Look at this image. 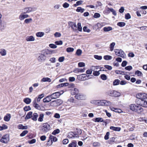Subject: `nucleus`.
I'll return each instance as SVG.
<instances>
[{"label":"nucleus","instance_id":"680f3d73","mask_svg":"<svg viewBox=\"0 0 147 147\" xmlns=\"http://www.w3.org/2000/svg\"><path fill=\"white\" fill-rule=\"evenodd\" d=\"M74 49L73 48L68 47L66 49V51L68 52H72L74 51Z\"/></svg>","mask_w":147,"mask_h":147},{"label":"nucleus","instance_id":"13d9d810","mask_svg":"<svg viewBox=\"0 0 147 147\" xmlns=\"http://www.w3.org/2000/svg\"><path fill=\"white\" fill-rule=\"evenodd\" d=\"M110 134V133L109 132H107L106 135L105 136L104 139L105 140H107L109 139V136Z\"/></svg>","mask_w":147,"mask_h":147},{"label":"nucleus","instance_id":"2eb2a0df","mask_svg":"<svg viewBox=\"0 0 147 147\" xmlns=\"http://www.w3.org/2000/svg\"><path fill=\"white\" fill-rule=\"evenodd\" d=\"M33 107L36 109L39 110H41L40 106L38 105L36 102V99H35L32 102Z\"/></svg>","mask_w":147,"mask_h":147},{"label":"nucleus","instance_id":"c03bdc74","mask_svg":"<svg viewBox=\"0 0 147 147\" xmlns=\"http://www.w3.org/2000/svg\"><path fill=\"white\" fill-rule=\"evenodd\" d=\"M115 45V43L114 42H112L110 44V48L111 51H112L113 50Z\"/></svg>","mask_w":147,"mask_h":147},{"label":"nucleus","instance_id":"7c9ffc66","mask_svg":"<svg viewBox=\"0 0 147 147\" xmlns=\"http://www.w3.org/2000/svg\"><path fill=\"white\" fill-rule=\"evenodd\" d=\"M51 80L50 78H43L41 80V82H51Z\"/></svg>","mask_w":147,"mask_h":147},{"label":"nucleus","instance_id":"774afa93","mask_svg":"<svg viewBox=\"0 0 147 147\" xmlns=\"http://www.w3.org/2000/svg\"><path fill=\"white\" fill-rule=\"evenodd\" d=\"M127 62L126 61H123L121 64V65L123 67H124L126 66L127 64Z\"/></svg>","mask_w":147,"mask_h":147},{"label":"nucleus","instance_id":"a19ab883","mask_svg":"<svg viewBox=\"0 0 147 147\" xmlns=\"http://www.w3.org/2000/svg\"><path fill=\"white\" fill-rule=\"evenodd\" d=\"M60 132V130L58 129H57L53 131L52 134L54 135H55L56 134L59 133Z\"/></svg>","mask_w":147,"mask_h":147},{"label":"nucleus","instance_id":"bf43d9fd","mask_svg":"<svg viewBox=\"0 0 147 147\" xmlns=\"http://www.w3.org/2000/svg\"><path fill=\"white\" fill-rule=\"evenodd\" d=\"M100 16V14L97 13H96L93 16V17L94 18H99Z\"/></svg>","mask_w":147,"mask_h":147},{"label":"nucleus","instance_id":"f257e3e1","mask_svg":"<svg viewBox=\"0 0 147 147\" xmlns=\"http://www.w3.org/2000/svg\"><path fill=\"white\" fill-rule=\"evenodd\" d=\"M137 98L135 100L136 104L129 105L130 109L138 114H141L144 111L142 107L147 108V94L144 93H140L136 95Z\"/></svg>","mask_w":147,"mask_h":147},{"label":"nucleus","instance_id":"f03ea898","mask_svg":"<svg viewBox=\"0 0 147 147\" xmlns=\"http://www.w3.org/2000/svg\"><path fill=\"white\" fill-rule=\"evenodd\" d=\"M50 125L49 124L47 123H44L43 124L41 127V131L44 133H46L50 130Z\"/></svg>","mask_w":147,"mask_h":147},{"label":"nucleus","instance_id":"473e14b6","mask_svg":"<svg viewBox=\"0 0 147 147\" xmlns=\"http://www.w3.org/2000/svg\"><path fill=\"white\" fill-rule=\"evenodd\" d=\"M120 81L119 79L115 80L113 82V86H116L119 84Z\"/></svg>","mask_w":147,"mask_h":147},{"label":"nucleus","instance_id":"aec40b11","mask_svg":"<svg viewBox=\"0 0 147 147\" xmlns=\"http://www.w3.org/2000/svg\"><path fill=\"white\" fill-rule=\"evenodd\" d=\"M11 117V115L10 114L7 113L6 115H5L4 117V120L6 121H9Z\"/></svg>","mask_w":147,"mask_h":147},{"label":"nucleus","instance_id":"c756f323","mask_svg":"<svg viewBox=\"0 0 147 147\" xmlns=\"http://www.w3.org/2000/svg\"><path fill=\"white\" fill-rule=\"evenodd\" d=\"M38 116V114L37 113H34L32 115V119L34 121H36L37 120Z\"/></svg>","mask_w":147,"mask_h":147},{"label":"nucleus","instance_id":"7ed1b4c3","mask_svg":"<svg viewBox=\"0 0 147 147\" xmlns=\"http://www.w3.org/2000/svg\"><path fill=\"white\" fill-rule=\"evenodd\" d=\"M9 135L7 134L3 135L1 139H0V142L2 143L7 144L9 141Z\"/></svg>","mask_w":147,"mask_h":147},{"label":"nucleus","instance_id":"ea45409f","mask_svg":"<svg viewBox=\"0 0 147 147\" xmlns=\"http://www.w3.org/2000/svg\"><path fill=\"white\" fill-rule=\"evenodd\" d=\"M104 59L106 60H108L112 59V57L111 56L109 55H105L104 56Z\"/></svg>","mask_w":147,"mask_h":147},{"label":"nucleus","instance_id":"338daca9","mask_svg":"<svg viewBox=\"0 0 147 147\" xmlns=\"http://www.w3.org/2000/svg\"><path fill=\"white\" fill-rule=\"evenodd\" d=\"M104 67L108 70H110L112 69V67L108 65H105Z\"/></svg>","mask_w":147,"mask_h":147},{"label":"nucleus","instance_id":"bb28decb","mask_svg":"<svg viewBox=\"0 0 147 147\" xmlns=\"http://www.w3.org/2000/svg\"><path fill=\"white\" fill-rule=\"evenodd\" d=\"M18 128L19 129H26L28 128V126H24L22 124H19L18 125Z\"/></svg>","mask_w":147,"mask_h":147},{"label":"nucleus","instance_id":"5fc2aeb1","mask_svg":"<svg viewBox=\"0 0 147 147\" xmlns=\"http://www.w3.org/2000/svg\"><path fill=\"white\" fill-rule=\"evenodd\" d=\"M94 58L98 60H101L102 58V57L101 56H98L97 55H95L94 56Z\"/></svg>","mask_w":147,"mask_h":147},{"label":"nucleus","instance_id":"58836bf2","mask_svg":"<svg viewBox=\"0 0 147 147\" xmlns=\"http://www.w3.org/2000/svg\"><path fill=\"white\" fill-rule=\"evenodd\" d=\"M83 1L82 0L76 2V4H74V6L76 7L78 5H81L82 4Z\"/></svg>","mask_w":147,"mask_h":147},{"label":"nucleus","instance_id":"37998d69","mask_svg":"<svg viewBox=\"0 0 147 147\" xmlns=\"http://www.w3.org/2000/svg\"><path fill=\"white\" fill-rule=\"evenodd\" d=\"M117 25L120 27L124 26L125 25V23L124 22H119L117 23Z\"/></svg>","mask_w":147,"mask_h":147},{"label":"nucleus","instance_id":"864d4df0","mask_svg":"<svg viewBox=\"0 0 147 147\" xmlns=\"http://www.w3.org/2000/svg\"><path fill=\"white\" fill-rule=\"evenodd\" d=\"M82 53V51L81 49H78L76 52V54L78 56H80Z\"/></svg>","mask_w":147,"mask_h":147},{"label":"nucleus","instance_id":"8fccbe9b","mask_svg":"<svg viewBox=\"0 0 147 147\" xmlns=\"http://www.w3.org/2000/svg\"><path fill=\"white\" fill-rule=\"evenodd\" d=\"M135 74L138 76H141V75L142 74V72L138 70H137L135 72Z\"/></svg>","mask_w":147,"mask_h":147},{"label":"nucleus","instance_id":"f8f14e48","mask_svg":"<svg viewBox=\"0 0 147 147\" xmlns=\"http://www.w3.org/2000/svg\"><path fill=\"white\" fill-rule=\"evenodd\" d=\"M63 101L60 99H58L53 101L51 102V104H53L56 105H59L62 104Z\"/></svg>","mask_w":147,"mask_h":147},{"label":"nucleus","instance_id":"de8ad7c7","mask_svg":"<svg viewBox=\"0 0 147 147\" xmlns=\"http://www.w3.org/2000/svg\"><path fill=\"white\" fill-rule=\"evenodd\" d=\"M28 133V131L27 130H24L20 134V136L21 137H23L25 136L26 134Z\"/></svg>","mask_w":147,"mask_h":147},{"label":"nucleus","instance_id":"0eeeda50","mask_svg":"<svg viewBox=\"0 0 147 147\" xmlns=\"http://www.w3.org/2000/svg\"><path fill=\"white\" fill-rule=\"evenodd\" d=\"M103 24V23H98L93 26V28L96 30H99L104 26Z\"/></svg>","mask_w":147,"mask_h":147},{"label":"nucleus","instance_id":"4c0bfd02","mask_svg":"<svg viewBox=\"0 0 147 147\" xmlns=\"http://www.w3.org/2000/svg\"><path fill=\"white\" fill-rule=\"evenodd\" d=\"M8 128L7 126L5 124H3L2 126H0V130L1 131L4 129H6Z\"/></svg>","mask_w":147,"mask_h":147},{"label":"nucleus","instance_id":"393cba45","mask_svg":"<svg viewBox=\"0 0 147 147\" xmlns=\"http://www.w3.org/2000/svg\"><path fill=\"white\" fill-rule=\"evenodd\" d=\"M23 101L26 104H29L31 101V100L29 98H26L23 100Z\"/></svg>","mask_w":147,"mask_h":147},{"label":"nucleus","instance_id":"2f4dec72","mask_svg":"<svg viewBox=\"0 0 147 147\" xmlns=\"http://www.w3.org/2000/svg\"><path fill=\"white\" fill-rule=\"evenodd\" d=\"M94 121L95 122H103V119L100 117L96 118Z\"/></svg>","mask_w":147,"mask_h":147},{"label":"nucleus","instance_id":"4d7b16f0","mask_svg":"<svg viewBox=\"0 0 147 147\" xmlns=\"http://www.w3.org/2000/svg\"><path fill=\"white\" fill-rule=\"evenodd\" d=\"M32 21V19L31 18L26 19L24 20V22L26 24H29Z\"/></svg>","mask_w":147,"mask_h":147},{"label":"nucleus","instance_id":"a18cd8bd","mask_svg":"<svg viewBox=\"0 0 147 147\" xmlns=\"http://www.w3.org/2000/svg\"><path fill=\"white\" fill-rule=\"evenodd\" d=\"M100 77L103 80H106L107 78V76L104 74H101Z\"/></svg>","mask_w":147,"mask_h":147},{"label":"nucleus","instance_id":"c85d7f7f","mask_svg":"<svg viewBox=\"0 0 147 147\" xmlns=\"http://www.w3.org/2000/svg\"><path fill=\"white\" fill-rule=\"evenodd\" d=\"M44 34V33L42 32H38L36 34V36L38 37H42Z\"/></svg>","mask_w":147,"mask_h":147},{"label":"nucleus","instance_id":"f704fd0d","mask_svg":"<svg viewBox=\"0 0 147 147\" xmlns=\"http://www.w3.org/2000/svg\"><path fill=\"white\" fill-rule=\"evenodd\" d=\"M112 28L110 26L108 27H105L103 28V30L105 32H108L112 30Z\"/></svg>","mask_w":147,"mask_h":147},{"label":"nucleus","instance_id":"9d476101","mask_svg":"<svg viewBox=\"0 0 147 147\" xmlns=\"http://www.w3.org/2000/svg\"><path fill=\"white\" fill-rule=\"evenodd\" d=\"M36 9V8L35 7H26L24 9V11H25L24 13H29L33 11H35Z\"/></svg>","mask_w":147,"mask_h":147},{"label":"nucleus","instance_id":"79ce46f5","mask_svg":"<svg viewBox=\"0 0 147 147\" xmlns=\"http://www.w3.org/2000/svg\"><path fill=\"white\" fill-rule=\"evenodd\" d=\"M100 145V143L98 142H95L92 144L93 146L94 147L99 146Z\"/></svg>","mask_w":147,"mask_h":147},{"label":"nucleus","instance_id":"4468645a","mask_svg":"<svg viewBox=\"0 0 147 147\" xmlns=\"http://www.w3.org/2000/svg\"><path fill=\"white\" fill-rule=\"evenodd\" d=\"M68 24L69 26L71 27L74 31H76L77 30L76 24L75 23L69 22Z\"/></svg>","mask_w":147,"mask_h":147},{"label":"nucleus","instance_id":"69168bd1","mask_svg":"<svg viewBox=\"0 0 147 147\" xmlns=\"http://www.w3.org/2000/svg\"><path fill=\"white\" fill-rule=\"evenodd\" d=\"M78 66L80 67H84L85 66V64L83 62H79L78 63Z\"/></svg>","mask_w":147,"mask_h":147},{"label":"nucleus","instance_id":"ddd939ff","mask_svg":"<svg viewBox=\"0 0 147 147\" xmlns=\"http://www.w3.org/2000/svg\"><path fill=\"white\" fill-rule=\"evenodd\" d=\"M46 58L45 56L42 54H39L38 55L37 59L39 61H44Z\"/></svg>","mask_w":147,"mask_h":147},{"label":"nucleus","instance_id":"5701e85b","mask_svg":"<svg viewBox=\"0 0 147 147\" xmlns=\"http://www.w3.org/2000/svg\"><path fill=\"white\" fill-rule=\"evenodd\" d=\"M77 146V142L74 140L68 145V147H76Z\"/></svg>","mask_w":147,"mask_h":147},{"label":"nucleus","instance_id":"e433bc0d","mask_svg":"<svg viewBox=\"0 0 147 147\" xmlns=\"http://www.w3.org/2000/svg\"><path fill=\"white\" fill-rule=\"evenodd\" d=\"M85 10L84 9L82 8L81 7H78L77 9H76V11L77 12H80L81 13H82Z\"/></svg>","mask_w":147,"mask_h":147},{"label":"nucleus","instance_id":"09e8293b","mask_svg":"<svg viewBox=\"0 0 147 147\" xmlns=\"http://www.w3.org/2000/svg\"><path fill=\"white\" fill-rule=\"evenodd\" d=\"M78 29L77 30L80 31H82V28L81 26V24L79 22L77 24Z\"/></svg>","mask_w":147,"mask_h":147},{"label":"nucleus","instance_id":"cd10ccee","mask_svg":"<svg viewBox=\"0 0 147 147\" xmlns=\"http://www.w3.org/2000/svg\"><path fill=\"white\" fill-rule=\"evenodd\" d=\"M86 70V68L84 67L83 68H77L75 70L76 73L83 72Z\"/></svg>","mask_w":147,"mask_h":147},{"label":"nucleus","instance_id":"dca6fc26","mask_svg":"<svg viewBox=\"0 0 147 147\" xmlns=\"http://www.w3.org/2000/svg\"><path fill=\"white\" fill-rule=\"evenodd\" d=\"M67 136L69 138L78 137V134H77L76 132H71L68 133Z\"/></svg>","mask_w":147,"mask_h":147},{"label":"nucleus","instance_id":"39448f33","mask_svg":"<svg viewBox=\"0 0 147 147\" xmlns=\"http://www.w3.org/2000/svg\"><path fill=\"white\" fill-rule=\"evenodd\" d=\"M107 93L109 95L113 97H118L120 95V93L115 90L110 91Z\"/></svg>","mask_w":147,"mask_h":147},{"label":"nucleus","instance_id":"a211bd4d","mask_svg":"<svg viewBox=\"0 0 147 147\" xmlns=\"http://www.w3.org/2000/svg\"><path fill=\"white\" fill-rule=\"evenodd\" d=\"M52 97H51V95L49 96H47L46 98H44L43 101L44 102H48L50 101Z\"/></svg>","mask_w":147,"mask_h":147},{"label":"nucleus","instance_id":"9b49d317","mask_svg":"<svg viewBox=\"0 0 147 147\" xmlns=\"http://www.w3.org/2000/svg\"><path fill=\"white\" fill-rule=\"evenodd\" d=\"M65 87H66L65 89H67L68 88V90H72L71 89L75 87V85L73 83L69 84L68 83H65Z\"/></svg>","mask_w":147,"mask_h":147},{"label":"nucleus","instance_id":"e2e57ef3","mask_svg":"<svg viewBox=\"0 0 147 147\" xmlns=\"http://www.w3.org/2000/svg\"><path fill=\"white\" fill-rule=\"evenodd\" d=\"M146 28H147V26H142V27H138L137 28H139L141 30H145L146 29Z\"/></svg>","mask_w":147,"mask_h":147},{"label":"nucleus","instance_id":"6e6d98bb","mask_svg":"<svg viewBox=\"0 0 147 147\" xmlns=\"http://www.w3.org/2000/svg\"><path fill=\"white\" fill-rule=\"evenodd\" d=\"M36 140L35 139H32L31 140H28V142L30 144H32L35 143Z\"/></svg>","mask_w":147,"mask_h":147},{"label":"nucleus","instance_id":"72a5a7b5","mask_svg":"<svg viewBox=\"0 0 147 147\" xmlns=\"http://www.w3.org/2000/svg\"><path fill=\"white\" fill-rule=\"evenodd\" d=\"M44 115L43 113L40 114L39 116V117L38 119V121L40 122H42L43 121V118L44 117Z\"/></svg>","mask_w":147,"mask_h":147},{"label":"nucleus","instance_id":"603ef678","mask_svg":"<svg viewBox=\"0 0 147 147\" xmlns=\"http://www.w3.org/2000/svg\"><path fill=\"white\" fill-rule=\"evenodd\" d=\"M85 74H82L78 76V78L79 80H84V77L82 76L83 75H85Z\"/></svg>","mask_w":147,"mask_h":147},{"label":"nucleus","instance_id":"052dcab7","mask_svg":"<svg viewBox=\"0 0 147 147\" xmlns=\"http://www.w3.org/2000/svg\"><path fill=\"white\" fill-rule=\"evenodd\" d=\"M131 18V16L129 13H127L125 15V18L126 20H128L130 19Z\"/></svg>","mask_w":147,"mask_h":147},{"label":"nucleus","instance_id":"3c124183","mask_svg":"<svg viewBox=\"0 0 147 147\" xmlns=\"http://www.w3.org/2000/svg\"><path fill=\"white\" fill-rule=\"evenodd\" d=\"M0 26H1V30H4L6 27V23L5 22L3 23Z\"/></svg>","mask_w":147,"mask_h":147},{"label":"nucleus","instance_id":"a878e982","mask_svg":"<svg viewBox=\"0 0 147 147\" xmlns=\"http://www.w3.org/2000/svg\"><path fill=\"white\" fill-rule=\"evenodd\" d=\"M110 129L113 130V131H119L121 129V128L120 127H115L114 126H111L110 127Z\"/></svg>","mask_w":147,"mask_h":147},{"label":"nucleus","instance_id":"423d86ee","mask_svg":"<svg viewBox=\"0 0 147 147\" xmlns=\"http://www.w3.org/2000/svg\"><path fill=\"white\" fill-rule=\"evenodd\" d=\"M63 91H61L60 92H57L53 93L51 95V97H52L53 99H56L61 95V94H63Z\"/></svg>","mask_w":147,"mask_h":147},{"label":"nucleus","instance_id":"b1692460","mask_svg":"<svg viewBox=\"0 0 147 147\" xmlns=\"http://www.w3.org/2000/svg\"><path fill=\"white\" fill-rule=\"evenodd\" d=\"M32 112L30 111L28 113L25 118L26 120L28 119L31 118L32 116Z\"/></svg>","mask_w":147,"mask_h":147},{"label":"nucleus","instance_id":"6e6552de","mask_svg":"<svg viewBox=\"0 0 147 147\" xmlns=\"http://www.w3.org/2000/svg\"><path fill=\"white\" fill-rule=\"evenodd\" d=\"M98 103L99 104V105H106L108 106L111 105V102L109 101L106 100H100Z\"/></svg>","mask_w":147,"mask_h":147},{"label":"nucleus","instance_id":"f3484780","mask_svg":"<svg viewBox=\"0 0 147 147\" xmlns=\"http://www.w3.org/2000/svg\"><path fill=\"white\" fill-rule=\"evenodd\" d=\"M79 93V90L76 88H74V90H72L71 91V94L72 95H76Z\"/></svg>","mask_w":147,"mask_h":147},{"label":"nucleus","instance_id":"412c9836","mask_svg":"<svg viewBox=\"0 0 147 147\" xmlns=\"http://www.w3.org/2000/svg\"><path fill=\"white\" fill-rule=\"evenodd\" d=\"M26 40L27 41H33L35 40V38L33 36H30L26 37Z\"/></svg>","mask_w":147,"mask_h":147},{"label":"nucleus","instance_id":"20e7f679","mask_svg":"<svg viewBox=\"0 0 147 147\" xmlns=\"http://www.w3.org/2000/svg\"><path fill=\"white\" fill-rule=\"evenodd\" d=\"M114 52L116 55L121 57L122 58H125V54L124 52L121 49H115Z\"/></svg>","mask_w":147,"mask_h":147},{"label":"nucleus","instance_id":"0e129e2a","mask_svg":"<svg viewBox=\"0 0 147 147\" xmlns=\"http://www.w3.org/2000/svg\"><path fill=\"white\" fill-rule=\"evenodd\" d=\"M55 44L57 45H61L63 44V42L62 40H59L55 41Z\"/></svg>","mask_w":147,"mask_h":147},{"label":"nucleus","instance_id":"4be33fe9","mask_svg":"<svg viewBox=\"0 0 147 147\" xmlns=\"http://www.w3.org/2000/svg\"><path fill=\"white\" fill-rule=\"evenodd\" d=\"M49 139L51 140V143H52L53 142H56L57 140V138L55 136L52 135H50L49 136Z\"/></svg>","mask_w":147,"mask_h":147},{"label":"nucleus","instance_id":"1a4fd4ad","mask_svg":"<svg viewBox=\"0 0 147 147\" xmlns=\"http://www.w3.org/2000/svg\"><path fill=\"white\" fill-rule=\"evenodd\" d=\"M75 98L79 100H84L86 99L85 96L83 94L78 93L75 96Z\"/></svg>","mask_w":147,"mask_h":147},{"label":"nucleus","instance_id":"49530a36","mask_svg":"<svg viewBox=\"0 0 147 147\" xmlns=\"http://www.w3.org/2000/svg\"><path fill=\"white\" fill-rule=\"evenodd\" d=\"M31 108L29 106H26L24 108V110L25 111H28L31 110Z\"/></svg>","mask_w":147,"mask_h":147},{"label":"nucleus","instance_id":"6ab92c4d","mask_svg":"<svg viewBox=\"0 0 147 147\" xmlns=\"http://www.w3.org/2000/svg\"><path fill=\"white\" fill-rule=\"evenodd\" d=\"M29 17V15L27 14L24 15L22 13L19 16V19L21 20H24L25 18H27Z\"/></svg>","mask_w":147,"mask_h":147},{"label":"nucleus","instance_id":"c9c22d12","mask_svg":"<svg viewBox=\"0 0 147 147\" xmlns=\"http://www.w3.org/2000/svg\"><path fill=\"white\" fill-rule=\"evenodd\" d=\"M0 54L2 56H5L6 54V52L5 50L4 49H1L0 51Z\"/></svg>","mask_w":147,"mask_h":147}]
</instances>
